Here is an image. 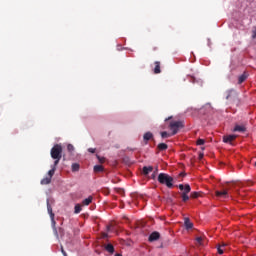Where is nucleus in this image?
<instances>
[{
  "label": "nucleus",
  "instance_id": "obj_40",
  "mask_svg": "<svg viewBox=\"0 0 256 256\" xmlns=\"http://www.w3.org/2000/svg\"><path fill=\"white\" fill-rule=\"evenodd\" d=\"M202 158H203V154H200V155H199V159H202Z\"/></svg>",
  "mask_w": 256,
  "mask_h": 256
},
{
  "label": "nucleus",
  "instance_id": "obj_32",
  "mask_svg": "<svg viewBox=\"0 0 256 256\" xmlns=\"http://www.w3.org/2000/svg\"><path fill=\"white\" fill-rule=\"evenodd\" d=\"M252 39H256V26L252 30Z\"/></svg>",
  "mask_w": 256,
  "mask_h": 256
},
{
  "label": "nucleus",
  "instance_id": "obj_24",
  "mask_svg": "<svg viewBox=\"0 0 256 256\" xmlns=\"http://www.w3.org/2000/svg\"><path fill=\"white\" fill-rule=\"evenodd\" d=\"M67 150L69 151V153H73V151H75V146H73V144H68Z\"/></svg>",
  "mask_w": 256,
  "mask_h": 256
},
{
  "label": "nucleus",
  "instance_id": "obj_1",
  "mask_svg": "<svg viewBox=\"0 0 256 256\" xmlns=\"http://www.w3.org/2000/svg\"><path fill=\"white\" fill-rule=\"evenodd\" d=\"M173 177L167 173H160L158 175V182L160 185H166L168 189H173Z\"/></svg>",
  "mask_w": 256,
  "mask_h": 256
},
{
  "label": "nucleus",
  "instance_id": "obj_30",
  "mask_svg": "<svg viewBox=\"0 0 256 256\" xmlns=\"http://www.w3.org/2000/svg\"><path fill=\"white\" fill-rule=\"evenodd\" d=\"M196 241H197L198 245H203V238L202 237H197Z\"/></svg>",
  "mask_w": 256,
  "mask_h": 256
},
{
  "label": "nucleus",
  "instance_id": "obj_20",
  "mask_svg": "<svg viewBox=\"0 0 256 256\" xmlns=\"http://www.w3.org/2000/svg\"><path fill=\"white\" fill-rule=\"evenodd\" d=\"M55 171H57V168L51 166V170L48 171V177L50 179H53V175H55Z\"/></svg>",
  "mask_w": 256,
  "mask_h": 256
},
{
  "label": "nucleus",
  "instance_id": "obj_27",
  "mask_svg": "<svg viewBox=\"0 0 256 256\" xmlns=\"http://www.w3.org/2000/svg\"><path fill=\"white\" fill-rule=\"evenodd\" d=\"M199 196H200V193H199V192H192L191 195H190V197H191L192 199H197V198H199Z\"/></svg>",
  "mask_w": 256,
  "mask_h": 256
},
{
  "label": "nucleus",
  "instance_id": "obj_3",
  "mask_svg": "<svg viewBox=\"0 0 256 256\" xmlns=\"http://www.w3.org/2000/svg\"><path fill=\"white\" fill-rule=\"evenodd\" d=\"M50 155L52 159H61L63 157V146L55 144L50 151Z\"/></svg>",
  "mask_w": 256,
  "mask_h": 256
},
{
  "label": "nucleus",
  "instance_id": "obj_19",
  "mask_svg": "<svg viewBox=\"0 0 256 256\" xmlns=\"http://www.w3.org/2000/svg\"><path fill=\"white\" fill-rule=\"evenodd\" d=\"M105 249L108 251V253H115V247H113L112 244H107Z\"/></svg>",
  "mask_w": 256,
  "mask_h": 256
},
{
  "label": "nucleus",
  "instance_id": "obj_26",
  "mask_svg": "<svg viewBox=\"0 0 256 256\" xmlns=\"http://www.w3.org/2000/svg\"><path fill=\"white\" fill-rule=\"evenodd\" d=\"M79 164H77V163H74V164H72V171L73 172H77V171H79Z\"/></svg>",
  "mask_w": 256,
  "mask_h": 256
},
{
  "label": "nucleus",
  "instance_id": "obj_39",
  "mask_svg": "<svg viewBox=\"0 0 256 256\" xmlns=\"http://www.w3.org/2000/svg\"><path fill=\"white\" fill-rule=\"evenodd\" d=\"M59 233L63 234V228H59Z\"/></svg>",
  "mask_w": 256,
  "mask_h": 256
},
{
  "label": "nucleus",
  "instance_id": "obj_43",
  "mask_svg": "<svg viewBox=\"0 0 256 256\" xmlns=\"http://www.w3.org/2000/svg\"><path fill=\"white\" fill-rule=\"evenodd\" d=\"M152 179H155V174L152 175Z\"/></svg>",
  "mask_w": 256,
  "mask_h": 256
},
{
  "label": "nucleus",
  "instance_id": "obj_16",
  "mask_svg": "<svg viewBox=\"0 0 256 256\" xmlns=\"http://www.w3.org/2000/svg\"><path fill=\"white\" fill-rule=\"evenodd\" d=\"M93 202V196H89L88 198L84 199L82 201V205H91V203Z\"/></svg>",
  "mask_w": 256,
  "mask_h": 256
},
{
  "label": "nucleus",
  "instance_id": "obj_6",
  "mask_svg": "<svg viewBox=\"0 0 256 256\" xmlns=\"http://www.w3.org/2000/svg\"><path fill=\"white\" fill-rule=\"evenodd\" d=\"M215 195H216V197H222L223 199H228L229 191H227V190H222V191L217 190L215 192Z\"/></svg>",
  "mask_w": 256,
  "mask_h": 256
},
{
  "label": "nucleus",
  "instance_id": "obj_38",
  "mask_svg": "<svg viewBox=\"0 0 256 256\" xmlns=\"http://www.w3.org/2000/svg\"><path fill=\"white\" fill-rule=\"evenodd\" d=\"M170 119H173V117L170 116V117L166 118L165 121H170Z\"/></svg>",
  "mask_w": 256,
  "mask_h": 256
},
{
  "label": "nucleus",
  "instance_id": "obj_15",
  "mask_svg": "<svg viewBox=\"0 0 256 256\" xmlns=\"http://www.w3.org/2000/svg\"><path fill=\"white\" fill-rule=\"evenodd\" d=\"M184 225H185L186 229H193V224H192L191 220H189V218L184 219Z\"/></svg>",
  "mask_w": 256,
  "mask_h": 256
},
{
  "label": "nucleus",
  "instance_id": "obj_23",
  "mask_svg": "<svg viewBox=\"0 0 256 256\" xmlns=\"http://www.w3.org/2000/svg\"><path fill=\"white\" fill-rule=\"evenodd\" d=\"M82 211V208H81V204H76L75 207H74V213L79 214L81 213Z\"/></svg>",
  "mask_w": 256,
  "mask_h": 256
},
{
  "label": "nucleus",
  "instance_id": "obj_33",
  "mask_svg": "<svg viewBox=\"0 0 256 256\" xmlns=\"http://www.w3.org/2000/svg\"><path fill=\"white\" fill-rule=\"evenodd\" d=\"M97 159L100 163H105V158L101 157V156H97Z\"/></svg>",
  "mask_w": 256,
  "mask_h": 256
},
{
  "label": "nucleus",
  "instance_id": "obj_8",
  "mask_svg": "<svg viewBox=\"0 0 256 256\" xmlns=\"http://www.w3.org/2000/svg\"><path fill=\"white\" fill-rule=\"evenodd\" d=\"M159 237H161V234H159V232H152L148 238V241H150V243H153V241H158Z\"/></svg>",
  "mask_w": 256,
  "mask_h": 256
},
{
  "label": "nucleus",
  "instance_id": "obj_22",
  "mask_svg": "<svg viewBox=\"0 0 256 256\" xmlns=\"http://www.w3.org/2000/svg\"><path fill=\"white\" fill-rule=\"evenodd\" d=\"M49 183H51L49 176L41 180V185H49Z\"/></svg>",
  "mask_w": 256,
  "mask_h": 256
},
{
  "label": "nucleus",
  "instance_id": "obj_29",
  "mask_svg": "<svg viewBox=\"0 0 256 256\" xmlns=\"http://www.w3.org/2000/svg\"><path fill=\"white\" fill-rule=\"evenodd\" d=\"M161 137H162V139H167V137H169V133H167V132H161Z\"/></svg>",
  "mask_w": 256,
  "mask_h": 256
},
{
  "label": "nucleus",
  "instance_id": "obj_2",
  "mask_svg": "<svg viewBox=\"0 0 256 256\" xmlns=\"http://www.w3.org/2000/svg\"><path fill=\"white\" fill-rule=\"evenodd\" d=\"M178 189L182 191L181 197L183 203H187V201H189V194L191 193V186L189 184H179Z\"/></svg>",
  "mask_w": 256,
  "mask_h": 256
},
{
  "label": "nucleus",
  "instance_id": "obj_36",
  "mask_svg": "<svg viewBox=\"0 0 256 256\" xmlns=\"http://www.w3.org/2000/svg\"><path fill=\"white\" fill-rule=\"evenodd\" d=\"M61 251H62V254H63L64 256H67V252H65V250H64L63 248H61Z\"/></svg>",
  "mask_w": 256,
  "mask_h": 256
},
{
  "label": "nucleus",
  "instance_id": "obj_41",
  "mask_svg": "<svg viewBox=\"0 0 256 256\" xmlns=\"http://www.w3.org/2000/svg\"><path fill=\"white\" fill-rule=\"evenodd\" d=\"M115 256H123V255H121L120 253H117V254H115Z\"/></svg>",
  "mask_w": 256,
  "mask_h": 256
},
{
  "label": "nucleus",
  "instance_id": "obj_42",
  "mask_svg": "<svg viewBox=\"0 0 256 256\" xmlns=\"http://www.w3.org/2000/svg\"><path fill=\"white\" fill-rule=\"evenodd\" d=\"M180 176H181V177H184V176H185V174H183V173H180Z\"/></svg>",
  "mask_w": 256,
  "mask_h": 256
},
{
  "label": "nucleus",
  "instance_id": "obj_11",
  "mask_svg": "<svg viewBox=\"0 0 256 256\" xmlns=\"http://www.w3.org/2000/svg\"><path fill=\"white\" fill-rule=\"evenodd\" d=\"M154 65H155L154 74L159 75V73H161V62L156 61V62H154Z\"/></svg>",
  "mask_w": 256,
  "mask_h": 256
},
{
  "label": "nucleus",
  "instance_id": "obj_9",
  "mask_svg": "<svg viewBox=\"0 0 256 256\" xmlns=\"http://www.w3.org/2000/svg\"><path fill=\"white\" fill-rule=\"evenodd\" d=\"M237 139V135H226L223 137L224 143H231L232 141H235Z\"/></svg>",
  "mask_w": 256,
  "mask_h": 256
},
{
  "label": "nucleus",
  "instance_id": "obj_12",
  "mask_svg": "<svg viewBox=\"0 0 256 256\" xmlns=\"http://www.w3.org/2000/svg\"><path fill=\"white\" fill-rule=\"evenodd\" d=\"M143 175H149L153 171L152 166H144L143 169Z\"/></svg>",
  "mask_w": 256,
  "mask_h": 256
},
{
  "label": "nucleus",
  "instance_id": "obj_17",
  "mask_svg": "<svg viewBox=\"0 0 256 256\" xmlns=\"http://www.w3.org/2000/svg\"><path fill=\"white\" fill-rule=\"evenodd\" d=\"M47 211L50 217H53V215H55V213H53V208L51 207V204H49V199H47Z\"/></svg>",
  "mask_w": 256,
  "mask_h": 256
},
{
  "label": "nucleus",
  "instance_id": "obj_18",
  "mask_svg": "<svg viewBox=\"0 0 256 256\" xmlns=\"http://www.w3.org/2000/svg\"><path fill=\"white\" fill-rule=\"evenodd\" d=\"M168 148H169V146L165 143L158 144L159 151H167Z\"/></svg>",
  "mask_w": 256,
  "mask_h": 256
},
{
  "label": "nucleus",
  "instance_id": "obj_13",
  "mask_svg": "<svg viewBox=\"0 0 256 256\" xmlns=\"http://www.w3.org/2000/svg\"><path fill=\"white\" fill-rule=\"evenodd\" d=\"M233 131L238 133H245L246 129L244 126L236 125Z\"/></svg>",
  "mask_w": 256,
  "mask_h": 256
},
{
  "label": "nucleus",
  "instance_id": "obj_4",
  "mask_svg": "<svg viewBox=\"0 0 256 256\" xmlns=\"http://www.w3.org/2000/svg\"><path fill=\"white\" fill-rule=\"evenodd\" d=\"M183 127H185V123L181 120L171 121L169 124V129L172 131V135H177L179 129H183Z\"/></svg>",
  "mask_w": 256,
  "mask_h": 256
},
{
  "label": "nucleus",
  "instance_id": "obj_5",
  "mask_svg": "<svg viewBox=\"0 0 256 256\" xmlns=\"http://www.w3.org/2000/svg\"><path fill=\"white\" fill-rule=\"evenodd\" d=\"M239 97L237 91L231 89L226 92V99L227 101H235Z\"/></svg>",
  "mask_w": 256,
  "mask_h": 256
},
{
  "label": "nucleus",
  "instance_id": "obj_14",
  "mask_svg": "<svg viewBox=\"0 0 256 256\" xmlns=\"http://www.w3.org/2000/svg\"><path fill=\"white\" fill-rule=\"evenodd\" d=\"M144 141L147 143V141H151L153 139V133L146 132L143 136Z\"/></svg>",
  "mask_w": 256,
  "mask_h": 256
},
{
  "label": "nucleus",
  "instance_id": "obj_31",
  "mask_svg": "<svg viewBox=\"0 0 256 256\" xmlns=\"http://www.w3.org/2000/svg\"><path fill=\"white\" fill-rule=\"evenodd\" d=\"M196 143H197V145H205V140L204 139H198Z\"/></svg>",
  "mask_w": 256,
  "mask_h": 256
},
{
  "label": "nucleus",
  "instance_id": "obj_25",
  "mask_svg": "<svg viewBox=\"0 0 256 256\" xmlns=\"http://www.w3.org/2000/svg\"><path fill=\"white\" fill-rule=\"evenodd\" d=\"M54 164L52 165V167H54V169H57V165H59V161H61V158H53Z\"/></svg>",
  "mask_w": 256,
  "mask_h": 256
},
{
  "label": "nucleus",
  "instance_id": "obj_37",
  "mask_svg": "<svg viewBox=\"0 0 256 256\" xmlns=\"http://www.w3.org/2000/svg\"><path fill=\"white\" fill-rule=\"evenodd\" d=\"M102 237H103L104 239L107 238V237H108L107 233H103V234H102Z\"/></svg>",
  "mask_w": 256,
  "mask_h": 256
},
{
  "label": "nucleus",
  "instance_id": "obj_21",
  "mask_svg": "<svg viewBox=\"0 0 256 256\" xmlns=\"http://www.w3.org/2000/svg\"><path fill=\"white\" fill-rule=\"evenodd\" d=\"M103 166L102 165H96L94 166V173H101L103 172Z\"/></svg>",
  "mask_w": 256,
  "mask_h": 256
},
{
  "label": "nucleus",
  "instance_id": "obj_10",
  "mask_svg": "<svg viewBox=\"0 0 256 256\" xmlns=\"http://www.w3.org/2000/svg\"><path fill=\"white\" fill-rule=\"evenodd\" d=\"M247 77H249V74H247V72H244L242 75H240L238 77V85L245 83V81H247Z\"/></svg>",
  "mask_w": 256,
  "mask_h": 256
},
{
  "label": "nucleus",
  "instance_id": "obj_28",
  "mask_svg": "<svg viewBox=\"0 0 256 256\" xmlns=\"http://www.w3.org/2000/svg\"><path fill=\"white\" fill-rule=\"evenodd\" d=\"M227 244L223 243L221 246L218 247V253L219 255H223V250L221 249L222 247H225Z\"/></svg>",
  "mask_w": 256,
  "mask_h": 256
},
{
  "label": "nucleus",
  "instance_id": "obj_35",
  "mask_svg": "<svg viewBox=\"0 0 256 256\" xmlns=\"http://www.w3.org/2000/svg\"><path fill=\"white\" fill-rule=\"evenodd\" d=\"M205 108H206V109H213V108L211 107V104H206V105H205Z\"/></svg>",
  "mask_w": 256,
  "mask_h": 256
},
{
  "label": "nucleus",
  "instance_id": "obj_7",
  "mask_svg": "<svg viewBox=\"0 0 256 256\" xmlns=\"http://www.w3.org/2000/svg\"><path fill=\"white\" fill-rule=\"evenodd\" d=\"M50 218H51L54 235L57 237V239H59V232H57V227H55V225H57V222H55V215L52 214Z\"/></svg>",
  "mask_w": 256,
  "mask_h": 256
},
{
  "label": "nucleus",
  "instance_id": "obj_34",
  "mask_svg": "<svg viewBox=\"0 0 256 256\" xmlns=\"http://www.w3.org/2000/svg\"><path fill=\"white\" fill-rule=\"evenodd\" d=\"M95 151H96L95 148H89V149H88V152H89V153H95Z\"/></svg>",
  "mask_w": 256,
  "mask_h": 256
}]
</instances>
